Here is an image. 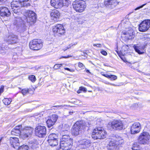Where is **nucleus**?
<instances>
[{
  "label": "nucleus",
  "instance_id": "obj_1",
  "mask_svg": "<svg viewBox=\"0 0 150 150\" xmlns=\"http://www.w3.org/2000/svg\"><path fill=\"white\" fill-rule=\"evenodd\" d=\"M91 122H86L80 120L76 122L73 125L71 130L72 134L74 136H77L81 133V129L88 127L91 125Z\"/></svg>",
  "mask_w": 150,
  "mask_h": 150
},
{
  "label": "nucleus",
  "instance_id": "obj_2",
  "mask_svg": "<svg viewBox=\"0 0 150 150\" xmlns=\"http://www.w3.org/2000/svg\"><path fill=\"white\" fill-rule=\"evenodd\" d=\"M124 142V140L122 137L118 135H115L109 142L108 149L110 150H119V145Z\"/></svg>",
  "mask_w": 150,
  "mask_h": 150
},
{
  "label": "nucleus",
  "instance_id": "obj_3",
  "mask_svg": "<svg viewBox=\"0 0 150 150\" xmlns=\"http://www.w3.org/2000/svg\"><path fill=\"white\" fill-rule=\"evenodd\" d=\"M108 127L111 130L120 131L125 129L122 122L119 120H114L109 122Z\"/></svg>",
  "mask_w": 150,
  "mask_h": 150
},
{
  "label": "nucleus",
  "instance_id": "obj_4",
  "mask_svg": "<svg viewBox=\"0 0 150 150\" xmlns=\"http://www.w3.org/2000/svg\"><path fill=\"white\" fill-rule=\"evenodd\" d=\"M150 140V134L146 131H143L138 137V141L141 144H147Z\"/></svg>",
  "mask_w": 150,
  "mask_h": 150
},
{
  "label": "nucleus",
  "instance_id": "obj_5",
  "mask_svg": "<svg viewBox=\"0 0 150 150\" xmlns=\"http://www.w3.org/2000/svg\"><path fill=\"white\" fill-rule=\"evenodd\" d=\"M73 4L74 9L79 12L83 11L86 7L85 2L82 0H77Z\"/></svg>",
  "mask_w": 150,
  "mask_h": 150
},
{
  "label": "nucleus",
  "instance_id": "obj_6",
  "mask_svg": "<svg viewBox=\"0 0 150 150\" xmlns=\"http://www.w3.org/2000/svg\"><path fill=\"white\" fill-rule=\"evenodd\" d=\"M29 46L30 48L32 50H38L42 46V42L40 40L34 39L30 42Z\"/></svg>",
  "mask_w": 150,
  "mask_h": 150
},
{
  "label": "nucleus",
  "instance_id": "obj_7",
  "mask_svg": "<svg viewBox=\"0 0 150 150\" xmlns=\"http://www.w3.org/2000/svg\"><path fill=\"white\" fill-rule=\"evenodd\" d=\"M58 136L55 133L50 134L48 137L47 141L49 145L51 146H55L58 144Z\"/></svg>",
  "mask_w": 150,
  "mask_h": 150
},
{
  "label": "nucleus",
  "instance_id": "obj_8",
  "mask_svg": "<svg viewBox=\"0 0 150 150\" xmlns=\"http://www.w3.org/2000/svg\"><path fill=\"white\" fill-rule=\"evenodd\" d=\"M27 21L28 23H34L36 21V14L33 11L27 10L25 13Z\"/></svg>",
  "mask_w": 150,
  "mask_h": 150
},
{
  "label": "nucleus",
  "instance_id": "obj_9",
  "mask_svg": "<svg viewBox=\"0 0 150 150\" xmlns=\"http://www.w3.org/2000/svg\"><path fill=\"white\" fill-rule=\"evenodd\" d=\"M35 134L36 136L39 137H43L46 134V129L44 126L38 125L35 128Z\"/></svg>",
  "mask_w": 150,
  "mask_h": 150
},
{
  "label": "nucleus",
  "instance_id": "obj_10",
  "mask_svg": "<svg viewBox=\"0 0 150 150\" xmlns=\"http://www.w3.org/2000/svg\"><path fill=\"white\" fill-rule=\"evenodd\" d=\"M150 27V20H145L142 21L139 25V31L144 32L147 31Z\"/></svg>",
  "mask_w": 150,
  "mask_h": 150
},
{
  "label": "nucleus",
  "instance_id": "obj_11",
  "mask_svg": "<svg viewBox=\"0 0 150 150\" xmlns=\"http://www.w3.org/2000/svg\"><path fill=\"white\" fill-rule=\"evenodd\" d=\"M53 31L55 34L58 36L62 35L65 33L63 26L61 24H58L53 27Z\"/></svg>",
  "mask_w": 150,
  "mask_h": 150
},
{
  "label": "nucleus",
  "instance_id": "obj_12",
  "mask_svg": "<svg viewBox=\"0 0 150 150\" xmlns=\"http://www.w3.org/2000/svg\"><path fill=\"white\" fill-rule=\"evenodd\" d=\"M141 124L139 122H134L131 127V132L132 134H134L139 132L141 130Z\"/></svg>",
  "mask_w": 150,
  "mask_h": 150
},
{
  "label": "nucleus",
  "instance_id": "obj_13",
  "mask_svg": "<svg viewBox=\"0 0 150 150\" xmlns=\"http://www.w3.org/2000/svg\"><path fill=\"white\" fill-rule=\"evenodd\" d=\"M58 118V115H57L54 114L52 115V116L48 119L46 121V123L49 128L51 127L54 124Z\"/></svg>",
  "mask_w": 150,
  "mask_h": 150
},
{
  "label": "nucleus",
  "instance_id": "obj_14",
  "mask_svg": "<svg viewBox=\"0 0 150 150\" xmlns=\"http://www.w3.org/2000/svg\"><path fill=\"white\" fill-rule=\"evenodd\" d=\"M101 129L102 127H97L95 128L93 130L92 134V138L95 139H101V136L100 135Z\"/></svg>",
  "mask_w": 150,
  "mask_h": 150
},
{
  "label": "nucleus",
  "instance_id": "obj_15",
  "mask_svg": "<svg viewBox=\"0 0 150 150\" xmlns=\"http://www.w3.org/2000/svg\"><path fill=\"white\" fill-rule=\"evenodd\" d=\"M62 0H51V4L52 6L58 8L62 7L64 6V4Z\"/></svg>",
  "mask_w": 150,
  "mask_h": 150
},
{
  "label": "nucleus",
  "instance_id": "obj_16",
  "mask_svg": "<svg viewBox=\"0 0 150 150\" xmlns=\"http://www.w3.org/2000/svg\"><path fill=\"white\" fill-rule=\"evenodd\" d=\"M10 142L11 146L15 149L18 148L20 146L19 139L17 137H11Z\"/></svg>",
  "mask_w": 150,
  "mask_h": 150
},
{
  "label": "nucleus",
  "instance_id": "obj_17",
  "mask_svg": "<svg viewBox=\"0 0 150 150\" xmlns=\"http://www.w3.org/2000/svg\"><path fill=\"white\" fill-rule=\"evenodd\" d=\"M6 40L8 44L16 43L18 41L17 37L13 34L10 35L7 38Z\"/></svg>",
  "mask_w": 150,
  "mask_h": 150
},
{
  "label": "nucleus",
  "instance_id": "obj_18",
  "mask_svg": "<svg viewBox=\"0 0 150 150\" xmlns=\"http://www.w3.org/2000/svg\"><path fill=\"white\" fill-rule=\"evenodd\" d=\"M0 14L2 16H9L11 14V12L8 9L5 7H0Z\"/></svg>",
  "mask_w": 150,
  "mask_h": 150
},
{
  "label": "nucleus",
  "instance_id": "obj_19",
  "mask_svg": "<svg viewBox=\"0 0 150 150\" xmlns=\"http://www.w3.org/2000/svg\"><path fill=\"white\" fill-rule=\"evenodd\" d=\"M69 142L66 143L64 142H60V147L62 149L64 150H68L71 148L73 142H71L69 141Z\"/></svg>",
  "mask_w": 150,
  "mask_h": 150
},
{
  "label": "nucleus",
  "instance_id": "obj_20",
  "mask_svg": "<svg viewBox=\"0 0 150 150\" xmlns=\"http://www.w3.org/2000/svg\"><path fill=\"white\" fill-rule=\"evenodd\" d=\"M11 9L13 13V16L15 17V18L17 19V20H16V21H20L21 18L18 16H16V14L19 15L20 13V8L16 7H11Z\"/></svg>",
  "mask_w": 150,
  "mask_h": 150
},
{
  "label": "nucleus",
  "instance_id": "obj_21",
  "mask_svg": "<svg viewBox=\"0 0 150 150\" xmlns=\"http://www.w3.org/2000/svg\"><path fill=\"white\" fill-rule=\"evenodd\" d=\"M22 127V126L19 125L18 126H16L13 129L11 132V134L15 135H20L21 133L20 129Z\"/></svg>",
  "mask_w": 150,
  "mask_h": 150
},
{
  "label": "nucleus",
  "instance_id": "obj_22",
  "mask_svg": "<svg viewBox=\"0 0 150 150\" xmlns=\"http://www.w3.org/2000/svg\"><path fill=\"white\" fill-rule=\"evenodd\" d=\"M123 34L125 35V37L127 40L131 39L134 38V35L133 34V30L130 29L127 32H124Z\"/></svg>",
  "mask_w": 150,
  "mask_h": 150
},
{
  "label": "nucleus",
  "instance_id": "obj_23",
  "mask_svg": "<svg viewBox=\"0 0 150 150\" xmlns=\"http://www.w3.org/2000/svg\"><path fill=\"white\" fill-rule=\"evenodd\" d=\"M51 17L53 19L59 18L60 16V13L57 10H54L52 11L50 13Z\"/></svg>",
  "mask_w": 150,
  "mask_h": 150
},
{
  "label": "nucleus",
  "instance_id": "obj_24",
  "mask_svg": "<svg viewBox=\"0 0 150 150\" xmlns=\"http://www.w3.org/2000/svg\"><path fill=\"white\" fill-rule=\"evenodd\" d=\"M69 141L71 142H73L72 139L68 135H63L62 138L60 142H69Z\"/></svg>",
  "mask_w": 150,
  "mask_h": 150
},
{
  "label": "nucleus",
  "instance_id": "obj_25",
  "mask_svg": "<svg viewBox=\"0 0 150 150\" xmlns=\"http://www.w3.org/2000/svg\"><path fill=\"white\" fill-rule=\"evenodd\" d=\"M33 130V129L31 127H26L22 131L25 132V134L27 133L30 136L32 134Z\"/></svg>",
  "mask_w": 150,
  "mask_h": 150
},
{
  "label": "nucleus",
  "instance_id": "obj_26",
  "mask_svg": "<svg viewBox=\"0 0 150 150\" xmlns=\"http://www.w3.org/2000/svg\"><path fill=\"white\" fill-rule=\"evenodd\" d=\"M114 3V2L111 0H105L104 2L106 7L109 8H111L112 7Z\"/></svg>",
  "mask_w": 150,
  "mask_h": 150
},
{
  "label": "nucleus",
  "instance_id": "obj_27",
  "mask_svg": "<svg viewBox=\"0 0 150 150\" xmlns=\"http://www.w3.org/2000/svg\"><path fill=\"white\" fill-rule=\"evenodd\" d=\"M11 7H16L20 8V7H23L21 4L20 1H13L11 2Z\"/></svg>",
  "mask_w": 150,
  "mask_h": 150
},
{
  "label": "nucleus",
  "instance_id": "obj_28",
  "mask_svg": "<svg viewBox=\"0 0 150 150\" xmlns=\"http://www.w3.org/2000/svg\"><path fill=\"white\" fill-rule=\"evenodd\" d=\"M133 48L136 52H137L139 54H142L144 53V52L142 51V50L141 49V47L134 45L133 46Z\"/></svg>",
  "mask_w": 150,
  "mask_h": 150
},
{
  "label": "nucleus",
  "instance_id": "obj_29",
  "mask_svg": "<svg viewBox=\"0 0 150 150\" xmlns=\"http://www.w3.org/2000/svg\"><path fill=\"white\" fill-rule=\"evenodd\" d=\"M23 7H28L30 5L28 0H18Z\"/></svg>",
  "mask_w": 150,
  "mask_h": 150
},
{
  "label": "nucleus",
  "instance_id": "obj_30",
  "mask_svg": "<svg viewBox=\"0 0 150 150\" xmlns=\"http://www.w3.org/2000/svg\"><path fill=\"white\" fill-rule=\"evenodd\" d=\"M100 135L101 136V139H104L105 138L106 135V133L104 129L102 127V129L101 130Z\"/></svg>",
  "mask_w": 150,
  "mask_h": 150
},
{
  "label": "nucleus",
  "instance_id": "obj_31",
  "mask_svg": "<svg viewBox=\"0 0 150 150\" xmlns=\"http://www.w3.org/2000/svg\"><path fill=\"white\" fill-rule=\"evenodd\" d=\"M11 101V98H5L3 100V102L5 105H8L10 104Z\"/></svg>",
  "mask_w": 150,
  "mask_h": 150
},
{
  "label": "nucleus",
  "instance_id": "obj_32",
  "mask_svg": "<svg viewBox=\"0 0 150 150\" xmlns=\"http://www.w3.org/2000/svg\"><path fill=\"white\" fill-rule=\"evenodd\" d=\"M28 146L26 145H23L19 146L18 148H17L18 150H28Z\"/></svg>",
  "mask_w": 150,
  "mask_h": 150
},
{
  "label": "nucleus",
  "instance_id": "obj_33",
  "mask_svg": "<svg viewBox=\"0 0 150 150\" xmlns=\"http://www.w3.org/2000/svg\"><path fill=\"white\" fill-rule=\"evenodd\" d=\"M30 90V89H24L22 90L21 93L23 95H25L27 93H28Z\"/></svg>",
  "mask_w": 150,
  "mask_h": 150
},
{
  "label": "nucleus",
  "instance_id": "obj_34",
  "mask_svg": "<svg viewBox=\"0 0 150 150\" xmlns=\"http://www.w3.org/2000/svg\"><path fill=\"white\" fill-rule=\"evenodd\" d=\"M28 78L29 79L33 82H35L36 80V78L34 75H30L29 76Z\"/></svg>",
  "mask_w": 150,
  "mask_h": 150
},
{
  "label": "nucleus",
  "instance_id": "obj_35",
  "mask_svg": "<svg viewBox=\"0 0 150 150\" xmlns=\"http://www.w3.org/2000/svg\"><path fill=\"white\" fill-rule=\"evenodd\" d=\"M21 133H22V134H21L22 136V137H23L24 138H27L30 137V136L29 135H28V134L27 133H25V132L23 131H22Z\"/></svg>",
  "mask_w": 150,
  "mask_h": 150
},
{
  "label": "nucleus",
  "instance_id": "obj_36",
  "mask_svg": "<svg viewBox=\"0 0 150 150\" xmlns=\"http://www.w3.org/2000/svg\"><path fill=\"white\" fill-rule=\"evenodd\" d=\"M110 79L112 80H115L117 79V77L115 75H110Z\"/></svg>",
  "mask_w": 150,
  "mask_h": 150
},
{
  "label": "nucleus",
  "instance_id": "obj_37",
  "mask_svg": "<svg viewBox=\"0 0 150 150\" xmlns=\"http://www.w3.org/2000/svg\"><path fill=\"white\" fill-rule=\"evenodd\" d=\"M128 46L127 45H124V46H123L122 48V51H125L127 50H128Z\"/></svg>",
  "mask_w": 150,
  "mask_h": 150
},
{
  "label": "nucleus",
  "instance_id": "obj_38",
  "mask_svg": "<svg viewBox=\"0 0 150 150\" xmlns=\"http://www.w3.org/2000/svg\"><path fill=\"white\" fill-rule=\"evenodd\" d=\"M103 122V120L100 119H98L96 121V124L99 125H101L102 123Z\"/></svg>",
  "mask_w": 150,
  "mask_h": 150
},
{
  "label": "nucleus",
  "instance_id": "obj_39",
  "mask_svg": "<svg viewBox=\"0 0 150 150\" xmlns=\"http://www.w3.org/2000/svg\"><path fill=\"white\" fill-rule=\"evenodd\" d=\"M62 65V64H55L54 66V68L55 69H56V70L60 68V67H61V65Z\"/></svg>",
  "mask_w": 150,
  "mask_h": 150
},
{
  "label": "nucleus",
  "instance_id": "obj_40",
  "mask_svg": "<svg viewBox=\"0 0 150 150\" xmlns=\"http://www.w3.org/2000/svg\"><path fill=\"white\" fill-rule=\"evenodd\" d=\"M64 1L65 2H63L64 4V6H68L69 4H70L69 2V0H64Z\"/></svg>",
  "mask_w": 150,
  "mask_h": 150
},
{
  "label": "nucleus",
  "instance_id": "obj_41",
  "mask_svg": "<svg viewBox=\"0 0 150 150\" xmlns=\"http://www.w3.org/2000/svg\"><path fill=\"white\" fill-rule=\"evenodd\" d=\"M79 88L80 89V90H81V91H83L84 92H86V88L84 87H80Z\"/></svg>",
  "mask_w": 150,
  "mask_h": 150
},
{
  "label": "nucleus",
  "instance_id": "obj_42",
  "mask_svg": "<svg viewBox=\"0 0 150 150\" xmlns=\"http://www.w3.org/2000/svg\"><path fill=\"white\" fill-rule=\"evenodd\" d=\"M78 66L79 67L81 68H83V67H84V65L81 62H79L78 63Z\"/></svg>",
  "mask_w": 150,
  "mask_h": 150
},
{
  "label": "nucleus",
  "instance_id": "obj_43",
  "mask_svg": "<svg viewBox=\"0 0 150 150\" xmlns=\"http://www.w3.org/2000/svg\"><path fill=\"white\" fill-rule=\"evenodd\" d=\"M100 53L103 55L106 56L107 55V52L104 50H102L100 52Z\"/></svg>",
  "mask_w": 150,
  "mask_h": 150
},
{
  "label": "nucleus",
  "instance_id": "obj_44",
  "mask_svg": "<svg viewBox=\"0 0 150 150\" xmlns=\"http://www.w3.org/2000/svg\"><path fill=\"white\" fill-rule=\"evenodd\" d=\"M4 86H1V88H0V95L4 91Z\"/></svg>",
  "mask_w": 150,
  "mask_h": 150
},
{
  "label": "nucleus",
  "instance_id": "obj_45",
  "mask_svg": "<svg viewBox=\"0 0 150 150\" xmlns=\"http://www.w3.org/2000/svg\"><path fill=\"white\" fill-rule=\"evenodd\" d=\"M82 144H86V143H87V141H86V139H83L82 140Z\"/></svg>",
  "mask_w": 150,
  "mask_h": 150
},
{
  "label": "nucleus",
  "instance_id": "obj_46",
  "mask_svg": "<svg viewBox=\"0 0 150 150\" xmlns=\"http://www.w3.org/2000/svg\"><path fill=\"white\" fill-rule=\"evenodd\" d=\"M146 4H143V5H142L141 6H140L139 7H138L137 8H136L135 9V10H138L140 8H142Z\"/></svg>",
  "mask_w": 150,
  "mask_h": 150
},
{
  "label": "nucleus",
  "instance_id": "obj_47",
  "mask_svg": "<svg viewBox=\"0 0 150 150\" xmlns=\"http://www.w3.org/2000/svg\"><path fill=\"white\" fill-rule=\"evenodd\" d=\"M94 46H97L98 47H101V45L100 44H94L93 45Z\"/></svg>",
  "mask_w": 150,
  "mask_h": 150
},
{
  "label": "nucleus",
  "instance_id": "obj_48",
  "mask_svg": "<svg viewBox=\"0 0 150 150\" xmlns=\"http://www.w3.org/2000/svg\"><path fill=\"white\" fill-rule=\"evenodd\" d=\"M64 69L66 70H67L71 72L74 71L73 70H72L71 69H70L68 68H64Z\"/></svg>",
  "mask_w": 150,
  "mask_h": 150
},
{
  "label": "nucleus",
  "instance_id": "obj_49",
  "mask_svg": "<svg viewBox=\"0 0 150 150\" xmlns=\"http://www.w3.org/2000/svg\"><path fill=\"white\" fill-rule=\"evenodd\" d=\"M65 126L67 127V128L66 129V130L67 131L69 129V126L67 125H65Z\"/></svg>",
  "mask_w": 150,
  "mask_h": 150
},
{
  "label": "nucleus",
  "instance_id": "obj_50",
  "mask_svg": "<svg viewBox=\"0 0 150 150\" xmlns=\"http://www.w3.org/2000/svg\"><path fill=\"white\" fill-rule=\"evenodd\" d=\"M135 144H134L133 147L132 148V149L133 150H137V147H135Z\"/></svg>",
  "mask_w": 150,
  "mask_h": 150
},
{
  "label": "nucleus",
  "instance_id": "obj_51",
  "mask_svg": "<svg viewBox=\"0 0 150 150\" xmlns=\"http://www.w3.org/2000/svg\"><path fill=\"white\" fill-rule=\"evenodd\" d=\"M103 75L107 78H110V75H108L107 74H104Z\"/></svg>",
  "mask_w": 150,
  "mask_h": 150
},
{
  "label": "nucleus",
  "instance_id": "obj_52",
  "mask_svg": "<svg viewBox=\"0 0 150 150\" xmlns=\"http://www.w3.org/2000/svg\"><path fill=\"white\" fill-rule=\"evenodd\" d=\"M7 0H0V2H1L2 3H3L7 1Z\"/></svg>",
  "mask_w": 150,
  "mask_h": 150
},
{
  "label": "nucleus",
  "instance_id": "obj_53",
  "mask_svg": "<svg viewBox=\"0 0 150 150\" xmlns=\"http://www.w3.org/2000/svg\"><path fill=\"white\" fill-rule=\"evenodd\" d=\"M106 84H109V85H113V86H116V85H115V84H112V83H111L109 82H107V83H106Z\"/></svg>",
  "mask_w": 150,
  "mask_h": 150
},
{
  "label": "nucleus",
  "instance_id": "obj_54",
  "mask_svg": "<svg viewBox=\"0 0 150 150\" xmlns=\"http://www.w3.org/2000/svg\"><path fill=\"white\" fill-rule=\"evenodd\" d=\"M65 105H56V106H54V107H61V106H62V107H64L65 106Z\"/></svg>",
  "mask_w": 150,
  "mask_h": 150
},
{
  "label": "nucleus",
  "instance_id": "obj_55",
  "mask_svg": "<svg viewBox=\"0 0 150 150\" xmlns=\"http://www.w3.org/2000/svg\"><path fill=\"white\" fill-rule=\"evenodd\" d=\"M87 54L86 53H85L83 52V54H82V56H84L85 57H87Z\"/></svg>",
  "mask_w": 150,
  "mask_h": 150
},
{
  "label": "nucleus",
  "instance_id": "obj_56",
  "mask_svg": "<svg viewBox=\"0 0 150 150\" xmlns=\"http://www.w3.org/2000/svg\"><path fill=\"white\" fill-rule=\"evenodd\" d=\"M81 90H80V89L79 88V89L77 91V93H81Z\"/></svg>",
  "mask_w": 150,
  "mask_h": 150
},
{
  "label": "nucleus",
  "instance_id": "obj_57",
  "mask_svg": "<svg viewBox=\"0 0 150 150\" xmlns=\"http://www.w3.org/2000/svg\"><path fill=\"white\" fill-rule=\"evenodd\" d=\"M70 57L69 56H68L67 57H62V58H67L68 57Z\"/></svg>",
  "mask_w": 150,
  "mask_h": 150
},
{
  "label": "nucleus",
  "instance_id": "obj_58",
  "mask_svg": "<svg viewBox=\"0 0 150 150\" xmlns=\"http://www.w3.org/2000/svg\"><path fill=\"white\" fill-rule=\"evenodd\" d=\"M86 72L87 73H90V72H89V70H87L86 71Z\"/></svg>",
  "mask_w": 150,
  "mask_h": 150
},
{
  "label": "nucleus",
  "instance_id": "obj_59",
  "mask_svg": "<svg viewBox=\"0 0 150 150\" xmlns=\"http://www.w3.org/2000/svg\"><path fill=\"white\" fill-rule=\"evenodd\" d=\"M71 113H73V111H72V112H69V113H70V114Z\"/></svg>",
  "mask_w": 150,
  "mask_h": 150
},
{
  "label": "nucleus",
  "instance_id": "obj_60",
  "mask_svg": "<svg viewBox=\"0 0 150 150\" xmlns=\"http://www.w3.org/2000/svg\"><path fill=\"white\" fill-rule=\"evenodd\" d=\"M70 47V46H69V47H67V49H68Z\"/></svg>",
  "mask_w": 150,
  "mask_h": 150
},
{
  "label": "nucleus",
  "instance_id": "obj_61",
  "mask_svg": "<svg viewBox=\"0 0 150 150\" xmlns=\"http://www.w3.org/2000/svg\"><path fill=\"white\" fill-rule=\"evenodd\" d=\"M121 59H122V60H123L124 61H125V60H123V59H122V58H121Z\"/></svg>",
  "mask_w": 150,
  "mask_h": 150
}]
</instances>
